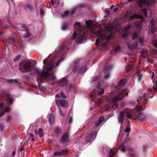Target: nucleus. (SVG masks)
Returning a JSON list of instances; mask_svg holds the SVG:
<instances>
[{"instance_id":"nucleus-1","label":"nucleus","mask_w":157,"mask_h":157,"mask_svg":"<svg viewBox=\"0 0 157 157\" xmlns=\"http://www.w3.org/2000/svg\"><path fill=\"white\" fill-rule=\"evenodd\" d=\"M43 63L45 65V70H41L38 68H36L34 69V71L38 75L37 81L39 89L42 91H44L46 90V88L44 86L39 85V84L42 82L43 78L47 81L54 82H56V79L54 73L51 72L53 68V64L51 62L48 63L47 59H45L44 60Z\"/></svg>"},{"instance_id":"nucleus-2","label":"nucleus","mask_w":157,"mask_h":157,"mask_svg":"<svg viewBox=\"0 0 157 157\" xmlns=\"http://www.w3.org/2000/svg\"><path fill=\"white\" fill-rule=\"evenodd\" d=\"M19 69L22 73L31 71H32L31 63L26 59L22 60L19 64Z\"/></svg>"},{"instance_id":"nucleus-3","label":"nucleus","mask_w":157,"mask_h":157,"mask_svg":"<svg viewBox=\"0 0 157 157\" xmlns=\"http://www.w3.org/2000/svg\"><path fill=\"white\" fill-rule=\"evenodd\" d=\"M103 33H101L100 31H98L97 33V35L98 36V38L96 39V43L97 45H98L99 43H101L104 40H105L106 41V43H108L112 37L111 35H108L106 39H105V37L103 34Z\"/></svg>"},{"instance_id":"nucleus-4","label":"nucleus","mask_w":157,"mask_h":157,"mask_svg":"<svg viewBox=\"0 0 157 157\" xmlns=\"http://www.w3.org/2000/svg\"><path fill=\"white\" fill-rule=\"evenodd\" d=\"M138 5L140 8L143 7L145 4L149 6L153 4L154 2L153 0H138Z\"/></svg>"},{"instance_id":"nucleus-5","label":"nucleus","mask_w":157,"mask_h":157,"mask_svg":"<svg viewBox=\"0 0 157 157\" xmlns=\"http://www.w3.org/2000/svg\"><path fill=\"white\" fill-rule=\"evenodd\" d=\"M97 132L95 131H92L87 135L86 137V140L87 142H90L94 138H95L97 135Z\"/></svg>"},{"instance_id":"nucleus-6","label":"nucleus","mask_w":157,"mask_h":157,"mask_svg":"<svg viewBox=\"0 0 157 157\" xmlns=\"http://www.w3.org/2000/svg\"><path fill=\"white\" fill-rule=\"evenodd\" d=\"M56 104L59 106L60 105L62 107H65L67 106L68 105V102L65 100L59 99L56 100Z\"/></svg>"},{"instance_id":"nucleus-7","label":"nucleus","mask_w":157,"mask_h":157,"mask_svg":"<svg viewBox=\"0 0 157 157\" xmlns=\"http://www.w3.org/2000/svg\"><path fill=\"white\" fill-rule=\"evenodd\" d=\"M3 94L6 98L7 103L9 104V105L12 104L13 100L12 96L7 92H3Z\"/></svg>"},{"instance_id":"nucleus-8","label":"nucleus","mask_w":157,"mask_h":157,"mask_svg":"<svg viewBox=\"0 0 157 157\" xmlns=\"http://www.w3.org/2000/svg\"><path fill=\"white\" fill-rule=\"evenodd\" d=\"M85 67L81 66H76L73 69V72L78 73H82L86 71Z\"/></svg>"},{"instance_id":"nucleus-9","label":"nucleus","mask_w":157,"mask_h":157,"mask_svg":"<svg viewBox=\"0 0 157 157\" xmlns=\"http://www.w3.org/2000/svg\"><path fill=\"white\" fill-rule=\"evenodd\" d=\"M121 112L124 114V116L125 115L127 117L130 119L132 118V115L131 112V110L130 109L128 108L125 109Z\"/></svg>"},{"instance_id":"nucleus-10","label":"nucleus","mask_w":157,"mask_h":157,"mask_svg":"<svg viewBox=\"0 0 157 157\" xmlns=\"http://www.w3.org/2000/svg\"><path fill=\"white\" fill-rule=\"evenodd\" d=\"M138 44V42L137 41H135L133 44L130 43L127 44V46L128 48L130 50H135L137 48Z\"/></svg>"},{"instance_id":"nucleus-11","label":"nucleus","mask_w":157,"mask_h":157,"mask_svg":"<svg viewBox=\"0 0 157 157\" xmlns=\"http://www.w3.org/2000/svg\"><path fill=\"white\" fill-rule=\"evenodd\" d=\"M67 48V45H63L62 46L59 47L55 52V54H56L57 56L60 55L63 52L65 49H66Z\"/></svg>"},{"instance_id":"nucleus-12","label":"nucleus","mask_w":157,"mask_h":157,"mask_svg":"<svg viewBox=\"0 0 157 157\" xmlns=\"http://www.w3.org/2000/svg\"><path fill=\"white\" fill-rule=\"evenodd\" d=\"M69 136L67 132H65L61 137L60 141L61 142L67 143L69 141Z\"/></svg>"},{"instance_id":"nucleus-13","label":"nucleus","mask_w":157,"mask_h":157,"mask_svg":"<svg viewBox=\"0 0 157 157\" xmlns=\"http://www.w3.org/2000/svg\"><path fill=\"white\" fill-rule=\"evenodd\" d=\"M123 98L122 96L121 93H119L114 96L112 101L113 103H114L119 101L120 100H122Z\"/></svg>"},{"instance_id":"nucleus-14","label":"nucleus","mask_w":157,"mask_h":157,"mask_svg":"<svg viewBox=\"0 0 157 157\" xmlns=\"http://www.w3.org/2000/svg\"><path fill=\"white\" fill-rule=\"evenodd\" d=\"M124 116L121 112L119 114L118 116V121L119 123L121 124V127H122L123 125V123L124 121Z\"/></svg>"},{"instance_id":"nucleus-15","label":"nucleus","mask_w":157,"mask_h":157,"mask_svg":"<svg viewBox=\"0 0 157 157\" xmlns=\"http://www.w3.org/2000/svg\"><path fill=\"white\" fill-rule=\"evenodd\" d=\"M22 27L24 28V29L23 30L26 32V33L25 35H24L23 37L24 38H26L29 37L31 36V34L29 32V30L27 27L25 25H21Z\"/></svg>"},{"instance_id":"nucleus-16","label":"nucleus","mask_w":157,"mask_h":157,"mask_svg":"<svg viewBox=\"0 0 157 157\" xmlns=\"http://www.w3.org/2000/svg\"><path fill=\"white\" fill-rule=\"evenodd\" d=\"M68 82V81L67 79L65 78H64L59 80V85L60 86L63 87L67 85Z\"/></svg>"},{"instance_id":"nucleus-17","label":"nucleus","mask_w":157,"mask_h":157,"mask_svg":"<svg viewBox=\"0 0 157 157\" xmlns=\"http://www.w3.org/2000/svg\"><path fill=\"white\" fill-rule=\"evenodd\" d=\"M68 152V149H63L61 150L60 152L56 151L53 154V155L56 156L61 155L63 154H67Z\"/></svg>"},{"instance_id":"nucleus-18","label":"nucleus","mask_w":157,"mask_h":157,"mask_svg":"<svg viewBox=\"0 0 157 157\" xmlns=\"http://www.w3.org/2000/svg\"><path fill=\"white\" fill-rule=\"evenodd\" d=\"M140 97L142 98H143L144 99V101H143V103L144 105L146 104L147 101L148 99V98L149 97H148V94L147 93H144V94H140Z\"/></svg>"},{"instance_id":"nucleus-19","label":"nucleus","mask_w":157,"mask_h":157,"mask_svg":"<svg viewBox=\"0 0 157 157\" xmlns=\"http://www.w3.org/2000/svg\"><path fill=\"white\" fill-rule=\"evenodd\" d=\"M48 121L50 124H54L55 122V118L54 115L52 113H50L48 117Z\"/></svg>"},{"instance_id":"nucleus-20","label":"nucleus","mask_w":157,"mask_h":157,"mask_svg":"<svg viewBox=\"0 0 157 157\" xmlns=\"http://www.w3.org/2000/svg\"><path fill=\"white\" fill-rule=\"evenodd\" d=\"M126 80L123 79L121 80L118 83V86L119 89H121V88L123 87L126 83Z\"/></svg>"},{"instance_id":"nucleus-21","label":"nucleus","mask_w":157,"mask_h":157,"mask_svg":"<svg viewBox=\"0 0 157 157\" xmlns=\"http://www.w3.org/2000/svg\"><path fill=\"white\" fill-rule=\"evenodd\" d=\"M137 117L138 120L141 121H144L146 119V117L141 113H138Z\"/></svg>"},{"instance_id":"nucleus-22","label":"nucleus","mask_w":157,"mask_h":157,"mask_svg":"<svg viewBox=\"0 0 157 157\" xmlns=\"http://www.w3.org/2000/svg\"><path fill=\"white\" fill-rule=\"evenodd\" d=\"M54 131L57 134L61 133L62 132L61 128L58 126L56 127L54 129Z\"/></svg>"},{"instance_id":"nucleus-23","label":"nucleus","mask_w":157,"mask_h":157,"mask_svg":"<svg viewBox=\"0 0 157 157\" xmlns=\"http://www.w3.org/2000/svg\"><path fill=\"white\" fill-rule=\"evenodd\" d=\"M113 67V66L112 65H106L104 67V70L106 72H107L111 70Z\"/></svg>"},{"instance_id":"nucleus-24","label":"nucleus","mask_w":157,"mask_h":157,"mask_svg":"<svg viewBox=\"0 0 157 157\" xmlns=\"http://www.w3.org/2000/svg\"><path fill=\"white\" fill-rule=\"evenodd\" d=\"M151 33H154L155 31L156 28V26L154 25V23H152V20L151 21Z\"/></svg>"},{"instance_id":"nucleus-25","label":"nucleus","mask_w":157,"mask_h":157,"mask_svg":"<svg viewBox=\"0 0 157 157\" xmlns=\"http://www.w3.org/2000/svg\"><path fill=\"white\" fill-rule=\"evenodd\" d=\"M24 8L25 10L28 9L30 10H32L33 9V6L29 4L25 5L24 6Z\"/></svg>"},{"instance_id":"nucleus-26","label":"nucleus","mask_w":157,"mask_h":157,"mask_svg":"<svg viewBox=\"0 0 157 157\" xmlns=\"http://www.w3.org/2000/svg\"><path fill=\"white\" fill-rule=\"evenodd\" d=\"M83 6L82 5H80L77 6L71 12V15H72L74 14L76 12L77 10L79 8H81L83 7Z\"/></svg>"},{"instance_id":"nucleus-27","label":"nucleus","mask_w":157,"mask_h":157,"mask_svg":"<svg viewBox=\"0 0 157 157\" xmlns=\"http://www.w3.org/2000/svg\"><path fill=\"white\" fill-rule=\"evenodd\" d=\"M77 38L78 40L79 41V42H81L84 41L85 38L83 36L79 35V36H78Z\"/></svg>"},{"instance_id":"nucleus-28","label":"nucleus","mask_w":157,"mask_h":157,"mask_svg":"<svg viewBox=\"0 0 157 157\" xmlns=\"http://www.w3.org/2000/svg\"><path fill=\"white\" fill-rule=\"evenodd\" d=\"M119 149L120 151L123 152H124L126 150L125 146L124 144H121L120 147Z\"/></svg>"},{"instance_id":"nucleus-29","label":"nucleus","mask_w":157,"mask_h":157,"mask_svg":"<svg viewBox=\"0 0 157 157\" xmlns=\"http://www.w3.org/2000/svg\"><path fill=\"white\" fill-rule=\"evenodd\" d=\"M133 67L130 64H128L126 66V70H127V71L128 72L130 71V70Z\"/></svg>"},{"instance_id":"nucleus-30","label":"nucleus","mask_w":157,"mask_h":157,"mask_svg":"<svg viewBox=\"0 0 157 157\" xmlns=\"http://www.w3.org/2000/svg\"><path fill=\"white\" fill-rule=\"evenodd\" d=\"M68 27V24L67 23H63L62 26V29L63 30H65Z\"/></svg>"},{"instance_id":"nucleus-31","label":"nucleus","mask_w":157,"mask_h":157,"mask_svg":"<svg viewBox=\"0 0 157 157\" xmlns=\"http://www.w3.org/2000/svg\"><path fill=\"white\" fill-rule=\"evenodd\" d=\"M7 82L10 83H13L14 82L17 83L18 81L16 79H7L6 81Z\"/></svg>"},{"instance_id":"nucleus-32","label":"nucleus","mask_w":157,"mask_h":157,"mask_svg":"<svg viewBox=\"0 0 157 157\" xmlns=\"http://www.w3.org/2000/svg\"><path fill=\"white\" fill-rule=\"evenodd\" d=\"M132 38L133 40H136V37L139 36L138 33L136 32H133L132 33Z\"/></svg>"},{"instance_id":"nucleus-33","label":"nucleus","mask_w":157,"mask_h":157,"mask_svg":"<svg viewBox=\"0 0 157 157\" xmlns=\"http://www.w3.org/2000/svg\"><path fill=\"white\" fill-rule=\"evenodd\" d=\"M70 14V12L69 11L67 10L63 14H62L61 15V17L64 18L65 17H67Z\"/></svg>"},{"instance_id":"nucleus-34","label":"nucleus","mask_w":157,"mask_h":157,"mask_svg":"<svg viewBox=\"0 0 157 157\" xmlns=\"http://www.w3.org/2000/svg\"><path fill=\"white\" fill-rule=\"evenodd\" d=\"M39 134L40 137H42L43 136V130L42 128H40L38 129Z\"/></svg>"},{"instance_id":"nucleus-35","label":"nucleus","mask_w":157,"mask_h":157,"mask_svg":"<svg viewBox=\"0 0 157 157\" xmlns=\"http://www.w3.org/2000/svg\"><path fill=\"white\" fill-rule=\"evenodd\" d=\"M21 56L20 55H17L14 59H13V61L15 62H17L19 61L21 58Z\"/></svg>"},{"instance_id":"nucleus-36","label":"nucleus","mask_w":157,"mask_h":157,"mask_svg":"<svg viewBox=\"0 0 157 157\" xmlns=\"http://www.w3.org/2000/svg\"><path fill=\"white\" fill-rule=\"evenodd\" d=\"M153 83L154 84L153 88L155 92H157V81H155L154 83V82Z\"/></svg>"},{"instance_id":"nucleus-37","label":"nucleus","mask_w":157,"mask_h":157,"mask_svg":"<svg viewBox=\"0 0 157 157\" xmlns=\"http://www.w3.org/2000/svg\"><path fill=\"white\" fill-rule=\"evenodd\" d=\"M129 157H135V153L134 151H129L128 153Z\"/></svg>"},{"instance_id":"nucleus-38","label":"nucleus","mask_w":157,"mask_h":157,"mask_svg":"<svg viewBox=\"0 0 157 157\" xmlns=\"http://www.w3.org/2000/svg\"><path fill=\"white\" fill-rule=\"evenodd\" d=\"M140 21H136L135 22V25L137 28H140Z\"/></svg>"},{"instance_id":"nucleus-39","label":"nucleus","mask_w":157,"mask_h":157,"mask_svg":"<svg viewBox=\"0 0 157 157\" xmlns=\"http://www.w3.org/2000/svg\"><path fill=\"white\" fill-rule=\"evenodd\" d=\"M136 109L137 111H139L143 110V107L142 106H136Z\"/></svg>"},{"instance_id":"nucleus-40","label":"nucleus","mask_w":157,"mask_h":157,"mask_svg":"<svg viewBox=\"0 0 157 157\" xmlns=\"http://www.w3.org/2000/svg\"><path fill=\"white\" fill-rule=\"evenodd\" d=\"M148 91L149 93H151V94H152V96H148V97L149 98H152L153 97L154 94L153 91L151 89H148Z\"/></svg>"},{"instance_id":"nucleus-41","label":"nucleus","mask_w":157,"mask_h":157,"mask_svg":"<svg viewBox=\"0 0 157 157\" xmlns=\"http://www.w3.org/2000/svg\"><path fill=\"white\" fill-rule=\"evenodd\" d=\"M77 33H76V32H74L73 33V35L72 36V37L71 38V39L74 40L75 39L76 37V36L77 35Z\"/></svg>"},{"instance_id":"nucleus-42","label":"nucleus","mask_w":157,"mask_h":157,"mask_svg":"<svg viewBox=\"0 0 157 157\" xmlns=\"http://www.w3.org/2000/svg\"><path fill=\"white\" fill-rule=\"evenodd\" d=\"M115 154V152L112 151L111 150L109 152V157H113V156Z\"/></svg>"},{"instance_id":"nucleus-43","label":"nucleus","mask_w":157,"mask_h":157,"mask_svg":"<svg viewBox=\"0 0 157 157\" xmlns=\"http://www.w3.org/2000/svg\"><path fill=\"white\" fill-rule=\"evenodd\" d=\"M104 117L103 116H101L99 118L98 120V121L100 123H101V122L104 121Z\"/></svg>"},{"instance_id":"nucleus-44","label":"nucleus","mask_w":157,"mask_h":157,"mask_svg":"<svg viewBox=\"0 0 157 157\" xmlns=\"http://www.w3.org/2000/svg\"><path fill=\"white\" fill-rule=\"evenodd\" d=\"M40 12L41 15L42 16H43L45 14L44 10L42 8H41L40 10Z\"/></svg>"},{"instance_id":"nucleus-45","label":"nucleus","mask_w":157,"mask_h":157,"mask_svg":"<svg viewBox=\"0 0 157 157\" xmlns=\"http://www.w3.org/2000/svg\"><path fill=\"white\" fill-rule=\"evenodd\" d=\"M99 79V77L98 76H95L92 78V82H95L97 81Z\"/></svg>"},{"instance_id":"nucleus-46","label":"nucleus","mask_w":157,"mask_h":157,"mask_svg":"<svg viewBox=\"0 0 157 157\" xmlns=\"http://www.w3.org/2000/svg\"><path fill=\"white\" fill-rule=\"evenodd\" d=\"M131 26V25L130 24H129L124 27V29L125 30H127L130 29Z\"/></svg>"},{"instance_id":"nucleus-47","label":"nucleus","mask_w":157,"mask_h":157,"mask_svg":"<svg viewBox=\"0 0 157 157\" xmlns=\"http://www.w3.org/2000/svg\"><path fill=\"white\" fill-rule=\"evenodd\" d=\"M104 92V90L103 88H101L100 90L98 91V94L99 95H101Z\"/></svg>"},{"instance_id":"nucleus-48","label":"nucleus","mask_w":157,"mask_h":157,"mask_svg":"<svg viewBox=\"0 0 157 157\" xmlns=\"http://www.w3.org/2000/svg\"><path fill=\"white\" fill-rule=\"evenodd\" d=\"M120 47L119 46H118L117 47L114 49V51L116 52H117L119 51H120Z\"/></svg>"},{"instance_id":"nucleus-49","label":"nucleus","mask_w":157,"mask_h":157,"mask_svg":"<svg viewBox=\"0 0 157 157\" xmlns=\"http://www.w3.org/2000/svg\"><path fill=\"white\" fill-rule=\"evenodd\" d=\"M86 24L87 25H90L92 24V21L90 20L86 21H85Z\"/></svg>"},{"instance_id":"nucleus-50","label":"nucleus","mask_w":157,"mask_h":157,"mask_svg":"<svg viewBox=\"0 0 157 157\" xmlns=\"http://www.w3.org/2000/svg\"><path fill=\"white\" fill-rule=\"evenodd\" d=\"M29 138L30 139H31V140L32 141H34L35 140V139L34 138V136L33 135L32 133H31L30 134Z\"/></svg>"},{"instance_id":"nucleus-51","label":"nucleus","mask_w":157,"mask_h":157,"mask_svg":"<svg viewBox=\"0 0 157 157\" xmlns=\"http://www.w3.org/2000/svg\"><path fill=\"white\" fill-rule=\"evenodd\" d=\"M11 118L12 117L10 115L8 116L6 120L7 122H8L10 121L11 119Z\"/></svg>"},{"instance_id":"nucleus-52","label":"nucleus","mask_w":157,"mask_h":157,"mask_svg":"<svg viewBox=\"0 0 157 157\" xmlns=\"http://www.w3.org/2000/svg\"><path fill=\"white\" fill-rule=\"evenodd\" d=\"M139 42L142 46L144 45V40L141 37L139 38Z\"/></svg>"},{"instance_id":"nucleus-53","label":"nucleus","mask_w":157,"mask_h":157,"mask_svg":"<svg viewBox=\"0 0 157 157\" xmlns=\"http://www.w3.org/2000/svg\"><path fill=\"white\" fill-rule=\"evenodd\" d=\"M75 25H78L80 28L82 27V25L80 24V23L78 21L75 22Z\"/></svg>"},{"instance_id":"nucleus-54","label":"nucleus","mask_w":157,"mask_h":157,"mask_svg":"<svg viewBox=\"0 0 157 157\" xmlns=\"http://www.w3.org/2000/svg\"><path fill=\"white\" fill-rule=\"evenodd\" d=\"M60 93V95L61 96V97L63 98H66V96L62 92H61Z\"/></svg>"},{"instance_id":"nucleus-55","label":"nucleus","mask_w":157,"mask_h":157,"mask_svg":"<svg viewBox=\"0 0 157 157\" xmlns=\"http://www.w3.org/2000/svg\"><path fill=\"white\" fill-rule=\"evenodd\" d=\"M137 75L138 77V81L140 82L141 80V78H142V77L143 76V75H140L139 74H137Z\"/></svg>"},{"instance_id":"nucleus-56","label":"nucleus","mask_w":157,"mask_h":157,"mask_svg":"<svg viewBox=\"0 0 157 157\" xmlns=\"http://www.w3.org/2000/svg\"><path fill=\"white\" fill-rule=\"evenodd\" d=\"M131 131V129L130 128L128 127L126 128L125 130V132H129V133Z\"/></svg>"},{"instance_id":"nucleus-57","label":"nucleus","mask_w":157,"mask_h":157,"mask_svg":"<svg viewBox=\"0 0 157 157\" xmlns=\"http://www.w3.org/2000/svg\"><path fill=\"white\" fill-rule=\"evenodd\" d=\"M153 44L154 47L157 48V40H154L153 41Z\"/></svg>"},{"instance_id":"nucleus-58","label":"nucleus","mask_w":157,"mask_h":157,"mask_svg":"<svg viewBox=\"0 0 157 157\" xmlns=\"http://www.w3.org/2000/svg\"><path fill=\"white\" fill-rule=\"evenodd\" d=\"M105 78L106 79H107L109 78L110 77V75L108 73L106 75H105L104 76Z\"/></svg>"},{"instance_id":"nucleus-59","label":"nucleus","mask_w":157,"mask_h":157,"mask_svg":"<svg viewBox=\"0 0 157 157\" xmlns=\"http://www.w3.org/2000/svg\"><path fill=\"white\" fill-rule=\"evenodd\" d=\"M4 105V103H2L0 104V111L3 108Z\"/></svg>"},{"instance_id":"nucleus-60","label":"nucleus","mask_w":157,"mask_h":157,"mask_svg":"<svg viewBox=\"0 0 157 157\" xmlns=\"http://www.w3.org/2000/svg\"><path fill=\"white\" fill-rule=\"evenodd\" d=\"M101 123H100L99 121H95V126L96 127H98L99 126L100 124H101Z\"/></svg>"},{"instance_id":"nucleus-61","label":"nucleus","mask_w":157,"mask_h":157,"mask_svg":"<svg viewBox=\"0 0 157 157\" xmlns=\"http://www.w3.org/2000/svg\"><path fill=\"white\" fill-rule=\"evenodd\" d=\"M11 108L9 107H6L5 109V111L6 112H9L10 111Z\"/></svg>"},{"instance_id":"nucleus-62","label":"nucleus","mask_w":157,"mask_h":157,"mask_svg":"<svg viewBox=\"0 0 157 157\" xmlns=\"http://www.w3.org/2000/svg\"><path fill=\"white\" fill-rule=\"evenodd\" d=\"M128 36V35L126 33H124L122 35V37L123 38H127Z\"/></svg>"},{"instance_id":"nucleus-63","label":"nucleus","mask_w":157,"mask_h":157,"mask_svg":"<svg viewBox=\"0 0 157 157\" xmlns=\"http://www.w3.org/2000/svg\"><path fill=\"white\" fill-rule=\"evenodd\" d=\"M138 16L137 15H133L131 16V18L132 19H135V18H138Z\"/></svg>"},{"instance_id":"nucleus-64","label":"nucleus","mask_w":157,"mask_h":157,"mask_svg":"<svg viewBox=\"0 0 157 157\" xmlns=\"http://www.w3.org/2000/svg\"><path fill=\"white\" fill-rule=\"evenodd\" d=\"M80 152H77L75 153V156L76 157H78L80 155Z\"/></svg>"}]
</instances>
